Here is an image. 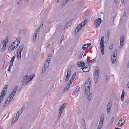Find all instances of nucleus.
Returning <instances> with one entry per match:
<instances>
[{"label": "nucleus", "mask_w": 129, "mask_h": 129, "mask_svg": "<svg viewBox=\"0 0 129 129\" xmlns=\"http://www.w3.org/2000/svg\"><path fill=\"white\" fill-rule=\"evenodd\" d=\"M91 81L89 79H88L86 81L85 84V92L86 93L87 92L88 93L90 91V86Z\"/></svg>", "instance_id": "obj_1"}, {"label": "nucleus", "mask_w": 129, "mask_h": 129, "mask_svg": "<svg viewBox=\"0 0 129 129\" xmlns=\"http://www.w3.org/2000/svg\"><path fill=\"white\" fill-rule=\"evenodd\" d=\"M87 20V19H85L83 22L77 26L75 29V32H78L79 30L85 25Z\"/></svg>", "instance_id": "obj_2"}, {"label": "nucleus", "mask_w": 129, "mask_h": 129, "mask_svg": "<svg viewBox=\"0 0 129 129\" xmlns=\"http://www.w3.org/2000/svg\"><path fill=\"white\" fill-rule=\"evenodd\" d=\"M94 74V81L95 83L98 80L99 75V69L97 67L95 68Z\"/></svg>", "instance_id": "obj_3"}, {"label": "nucleus", "mask_w": 129, "mask_h": 129, "mask_svg": "<svg viewBox=\"0 0 129 129\" xmlns=\"http://www.w3.org/2000/svg\"><path fill=\"white\" fill-rule=\"evenodd\" d=\"M7 85H5L2 91L1 96H0V103L3 99L4 97L5 96V94L6 93V91L7 89Z\"/></svg>", "instance_id": "obj_4"}, {"label": "nucleus", "mask_w": 129, "mask_h": 129, "mask_svg": "<svg viewBox=\"0 0 129 129\" xmlns=\"http://www.w3.org/2000/svg\"><path fill=\"white\" fill-rule=\"evenodd\" d=\"M117 50L116 49L113 52L112 55L111 59L112 60V63L113 64L115 62V60L116 59V54H117Z\"/></svg>", "instance_id": "obj_5"}, {"label": "nucleus", "mask_w": 129, "mask_h": 129, "mask_svg": "<svg viewBox=\"0 0 129 129\" xmlns=\"http://www.w3.org/2000/svg\"><path fill=\"white\" fill-rule=\"evenodd\" d=\"M17 88L18 86L17 85H16L15 86L13 89L12 91L11 94L9 96L10 97V100H12L13 96L14 95L17 90Z\"/></svg>", "instance_id": "obj_6"}, {"label": "nucleus", "mask_w": 129, "mask_h": 129, "mask_svg": "<svg viewBox=\"0 0 129 129\" xmlns=\"http://www.w3.org/2000/svg\"><path fill=\"white\" fill-rule=\"evenodd\" d=\"M21 38L20 37H18L16 39V40L13 42V45H14L16 47V48L17 47L18 45L20 43V41Z\"/></svg>", "instance_id": "obj_7"}, {"label": "nucleus", "mask_w": 129, "mask_h": 129, "mask_svg": "<svg viewBox=\"0 0 129 129\" xmlns=\"http://www.w3.org/2000/svg\"><path fill=\"white\" fill-rule=\"evenodd\" d=\"M112 107V104L111 102H109L107 106V113L108 115L109 114Z\"/></svg>", "instance_id": "obj_8"}, {"label": "nucleus", "mask_w": 129, "mask_h": 129, "mask_svg": "<svg viewBox=\"0 0 129 129\" xmlns=\"http://www.w3.org/2000/svg\"><path fill=\"white\" fill-rule=\"evenodd\" d=\"M100 47L101 50L102 54V55H103L104 54V41H100Z\"/></svg>", "instance_id": "obj_9"}, {"label": "nucleus", "mask_w": 129, "mask_h": 129, "mask_svg": "<svg viewBox=\"0 0 129 129\" xmlns=\"http://www.w3.org/2000/svg\"><path fill=\"white\" fill-rule=\"evenodd\" d=\"M8 41V39H6L3 41V47L1 49L2 51H3L6 48V46L7 42Z\"/></svg>", "instance_id": "obj_10"}, {"label": "nucleus", "mask_w": 129, "mask_h": 129, "mask_svg": "<svg viewBox=\"0 0 129 129\" xmlns=\"http://www.w3.org/2000/svg\"><path fill=\"white\" fill-rule=\"evenodd\" d=\"M101 18H99L96 19L94 22V24L96 25V27H98V26L101 23Z\"/></svg>", "instance_id": "obj_11"}, {"label": "nucleus", "mask_w": 129, "mask_h": 129, "mask_svg": "<svg viewBox=\"0 0 129 129\" xmlns=\"http://www.w3.org/2000/svg\"><path fill=\"white\" fill-rule=\"evenodd\" d=\"M10 97H9V96L7 98L3 106V107H4L8 105L10 102L11 101L10 100Z\"/></svg>", "instance_id": "obj_12"}, {"label": "nucleus", "mask_w": 129, "mask_h": 129, "mask_svg": "<svg viewBox=\"0 0 129 129\" xmlns=\"http://www.w3.org/2000/svg\"><path fill=\"white\" fill-rule=\"evenodd\" d=\"M83 71L85 72H89L90 70L89 66L87 65L85 67L81 68Z\"/></svg>", "instance_id": "obj_13"}, {"label": "nucleus", "mask_w": 129, "mask_h": 129, "mask_svg": "<svg viewBox=\"0 0 129 129\" xmlns=\"http://www.w3.org/2000/svg\"><path fill=\"white\" fill-rule=\"evenodd\" d=\"M64 107L65 106L64 104L62 105L60 107L58 111L59 112V116H60V115H61L63 111V109L64 108Z\"/></svg>", "instance_id": "obj_14"}, {"label": "nucleus", "mask_w": 129, "mask_h": 129, "mask_svg": "<svg viewBox=\"0 0 129 129\" xmlns=\"http://www.w3.org/2000/svg\"><path fill=\"white\" fill-rule=\"evenodd\" d=\"M16 48V47H15V46L14 45H13V44H12L9 47L8 49V51H11Z\"/></svg>", "instance_id": "obj_15"}, {"label": "nucleus", "mask_w": 129, "mask_h": 129, "mask_svg": "<svg viewBox=\"0 0 129 129\" xmlns=\"http://www.w3.org/2000/svg\"><path fill=\"white\" fill-rule=\"evenodd\" d=\"M85 93L87 96H88V97H87V99L88 100H90L91 99L92 97V93H90V91H89V92L88 93V92H86V93Z\"/></svg>", "instance_id": "obj_16"}, {"label": "nucleus", "mask_w": 129, "mask_h": 129, "mask_svg": "<svg viewBox=\"0 0 129 129\" xmlns=\"http://www.w3.org/2000/svg\"><path fill=\"white\" fill-rule=\"evenodd\" d=\"M78 66L79 67H82L85 65V63L84 62L82 61L78 62L77 63Z\"/></svg>", "instance_id": "obj_17"}, {"label": "nucleus", "mask_w": 129, "mask_h": 129, "mask_svg": "<svg viewBox=\"0 0 129 129\" xmlns=\"http://www.w3.org/2000/svg\"><path fill=\"white\" fill-rule=\"evenodd\" d=\"M124 89H122V92L121 96V100L122 101H123L124 97Z\"/></svg>", "instance_id": "obj_18"}, {"label": "nucleus", "mask_w": 129, "mask_h": 129, "mask_svg": "<svg viewBox=\"0 0 129 129\" xmlns=\"http://www.w3.org/2000/svg\"><path fill=\"white\" fill-rule=\"evenodd\" d=\"M70 85H69V84H68L64 88L63 91V93H64L67 91Z\"/></svg>", "instance_id": "obj_19"}, {"label": "nucleus", "mask_w": 129, "mask_h": 129, "mask_svg": "<svg viewBox=\"0 0 129 129\" xmlns=\"http://www.w3.org/2000/svg\"><path fill=\"white\" fill-rule=\"evenodd\" d=\"M79 87H77L74 90V91L73 92L72 94L73 95H74L77 93L78 91L79 90Z\"/></svg>", "instance_id": "obj_20"}, {"label": "nucleus", "mask_w": 129, "mask_h": 129, "mask_svg": "<svg viewBox=\"0 0 129 129\" xmlns=\"http://www.w3.org/2000/svg\"><path fill=\"white\" fill-rule=\"evenodd\" d=\"M37 33H36V34H35L34 35H33V41L34 42H35L36 40V38L37 37Z\"/></svg>", "instance_id": "obj_21"}, {"label": "nucleus", "mask_w": 129, "mask_h": 129, "mask_svg": "<svg viewBox=\"0 0 129 129\" xmlns=\"http://www.w3.org/2000/svg\"><path fill=\"white\" fill-rule=\"evenodd\" d=\"M71 22H69L66 23L64 25L65 26L64 27V29H66L68 27L70 26L71 25Z\"/></svg>", "instance_id": "obj_22"}, {"label": "nucleus", "mask_w": 129, "mask_h": 129, "mask_svg": "<svg viewBox=\"0 0 129 129\" xmlns=\"http://www.w3.org/2000/svg\"><path fill=\"white\" fill-rule=\"evenodd\" d=\"M96 58H95L92 60L87 61V62H88V63L89 62H91V63H90V64H92L93 63L96 61Z\"/></svg>", "instance_id": "obj_23"}, {"label": "nucleus", "mask_w": 129, "mask_h": 129, "mask_svg": "<svg viewBox=\"0 0 129 129\" xmlns=\"http://www.w3.org/2000/svg\"><path fill=\"white\" fill-rule=\"evenodd\" d=\"M115 15L114 13H112L110 17V18L113 21L114 20L115 18Z\"/></svg>", "instance_id": "obj_24"}, {"label": "nucleus", "mask_w": 129, "mask_h": 129, "mask_svg": "<svg viewBox=\"0 0 129 129\" xmlns=\"http://www.w3.org/2000/svg\"><path fill=\"white\" fill-rule=\"evenodd\" d=\"M104 116L103 115H101L100 117V121L99 122L102 123L103 124V122L104 120Z\"/></svg>", "instance_id": "obj_25"}, {"label": "nucleus", "mask_w": 129, "mask_h": 129, "mask_svg": "<svg viewBox=\"0 0 129 129\" xmlns=\"http://www.w3.org/2000/svg\"><path fill=\"white\" fill-rule=\"evenodd\" d=\"M50 62L46 61L44 63V67L47 68L49 65Z\"/></svg>", "instance_id": "obj_26"}, {"label": "nucleus", "mask_w": 129, "mask_h": 129, "mask_svg": "<svg viewBox=\"0 0 129 129\" xmlns=\"http://www.w3.org/2000/svg\"><path fill=\"white\" fill-rule=\"evenodd\" d=\"M124 36L122 35L120 36V41L121 42H123L124 41Z\"/></svg>", "instance_id": "obj_27"}, {"label": "nucleus", "mask_w": 129, "mask_h": 129, "mask_svg": "<svg viewBox=\"0 0 129 129\" xmlns=\"http://www.w3.org/2000/svg\"><path fill=\"white\" fill-rule=\"evenodd\" d=\"M124 120L122 118L120 119L119 121V122L120 123V124H121L122 123V126L124 124Z\"/></svg>", "instance_id": "obj_28"}, {"label": "nucleus", "mask_w": 129, "mask_h": 129, "mask_svg": "<svg viewBox=\"0 0 129 129\" xmlns=\"http://www.w3.org/2000/svg\"><path fill=\"white\" fill-rule=\"evenodd\" d=\"M88 47H87V44H84L82 46V48L83 50H86Z\"/></svg>", "instance_id": "obj_29"}, {"label": "nucleus", "mask_w": 129, "mask_h": 129, "mask_svg": "<svg viewBox=\"0 0 129 129\" xmlns=\"http://www.w3.org/2000/svg\"><path fill=\"white\" fill-rule=\"evenodd\" d=\"M102 125L103 124L102 123L99 122V125L98 126L97 129H101L102 128Z\"/></svg>", "instance_id": "obj_30"}, {"label": "nucleus", "mask_w": 129, "mask_h": 129, "mask_svg": "<svg viewBox=\"0 0 129 129\" xmlns=\"http://www.w3.org/2000/svg\"><path fill=\"white\" fill-rule=\"evenodd\" d=\"M27 75L25 76L24 77H23V78L22 82H24L26 80V79H27Z\"/></svg>", "instance_id": "obj_31"}, {"label": "nucleus", "mask_w": 129, "mask_h": 129, "mask_svg": "<svg viewBox=\"0 0 129 129\" xmlns=\"http://www.w3.org/2000/svg\"><path fill=\"white\" fill-rule=\"evenodd\" d=\"M23 48V46H22L21 47H19V49L17 51H22Z\"/></svg>", "instance_id": "obj_32"}, {"label": "nucleus", "mask_w": 129, "mask_h": 129, "mask_svg": "<svg viewBox=\"0 0 129 129\" xmlns=\"http://www.w3.org/2000/svg\"><path fill=\"white\" fill-rule=\"evenodd\" d=\"M45 67H43L42 69V74H43L46 70V68H45Z\"/></svg>", "instance_id": "obj_33"}, {"label": "nucleus", "mask_w": 129, "mask_h": 129, "mask_svg": "<svg viewBox=\"0 0 129 129\" xmlns=\"http://www.w3.org/2000/svg\"><path fill=\"white\" fill-rule=\"evenodd\" d=\"M124 42H121L120 41V48H122L123 46L124 45Z\"/></svg>", "instance_id": "obj_34"}, {"label": "nucleus", "mask_w": 129, "mask_h": 129, "mask_svg": "<svg viewBox=\"0 0 129 129\" xmlns=\"http://www.w3.org/2000/svg\"><path fill=\"white\" fill-rule=\"evenodd\" d=\"M21 113H22L20 112V111H19L16 115V117H17L18 118Z\"/></svg>", "instance_id": "obj_35"}, {"label": "nucleus", "mask_w": 129, "mask_h": 129, "mask_svg": "<svg viewBox=\"0 0 129 129\" xmlns=\"http://www.w3.org/2000/svg\"><path fill=\"white\" fill-rule=\"evenodd\" d=\"M113 46V44H111L109 46V49H110L111 50L112 49Z\"/></svg>", "instance_id": "obj_36"}, {"label": "nucleus", "mask_w": 129, "mask_h": 129, "mask_svg": "<svg viewBox=\"0 0 129 129\" xmlns=\"http://www.w3.org/2000/svg\"><path fill=\"white\" fill-rule=\"evenodd\" d=\"M18 119V117L16 118L15 119H14L12 120V122H11V124H12V123L14 122H16L17 120Z\"/></svg>", "instance_id": "obj_37"}, {"label": "nucleus", "mask_w": 129, "mask_h": 129, "mask_svg": "<svg viewBox=\"0 0 129 129\" xmlns=\"http://www.w3.org/2000/svg\"><path fill=\"white\" fill-rule=\"evenodd\" d=\"M83 53H81L80 54V55H79L78 58L79 59H80L81 58L82 55H83Z\"/></svg>", "instance_id": "obj_38"}, {"label": "nucleus", "mask_w": 129, "mask_h": 129, "mask_svg": "<svg viewBox=\"0 0 129 129\" xmlns=\"http://www.w3.org/2000/svg\"><path fill=\"white\" fill-rule=\"evenodd\" d=\"M15 58V57L14 56H13L12 58L11 59V60H10V62H11V63H13V61H14V59Z\"/></svg>", "instance_id": "obj_39"}, {"label": "nucleus", "mask_w": 129, "mask_h": 129, "mask_svg": "<svg viewBox=\"0 0 129 129\" xmlns=\"http://www.w3.org/2000/svg\"><path fill=\"white\" fill-rule=\"evenodd\" d=\"M17 59L18 60H20L21 58V54H17Z\"/></svg>", "instance_id": "obj_40"}, {"label": "nucleus", "mask_w": 129, "mask_h": 129, "mask_svg": "<svg viewBox=\"0 0 129 129\" xmlns=\"http://www.w3.org/2000/svg\"><path fill=\"white\" fill-rule=\"evenodd\" d=\"M67 74H69L70 75L71 74V69L70 68H68L67 70Z\"/></svg>", "instance_id": "obj_41"}, {"label": "nucleus", "mask_w": 129, "mask_h": 129, "mask_svg": "<svg viewBox=\"0 0 129 129\" xmlns=\"http://www.w3.org/2000/svg\"><path fill=\"white\" fill-rule=\"evenodd\" d=\"M25 108V106H23L22 108L19 111H20V112L22 113L23 111L24 110Z\"/></svg>", "instance_id": "obj_42"}, {"label": "nucleus", "mask_w": 129, "mask_h": 129, "mask_svg": "<svg viewBox=\"0 0 129 129\" xmlns=\"http://www.w3.org/2000/svg\"><path fill=\"white\" fill-rule=\"evenodd\" d=\"M34 76H35L34 74L31 75L30 76V80H31L34 77Z\"/></svg>", "instance_id": "obj_43"}, {"label": "nucleus", "mask_w": 129, "mask_h": 129, "mask_svg": "<svg viewBox=\"0 0 129 129\" xmlns=\"http://www.w3.org/2000/svg\"><path fill=\"white\" fill-rule=\"evenodd\" d=\"M105 78L106 79V82H107L108 81V76L106 75H105Z\"/></svg>", "instance_id": "obj_44"}, {"label": "nucleus", "mask_w": 129, "mask_h": 129, "mask_svg": "<svg viewBox=\"0 0 129 129\" xmlns=\"http://www.w3.org/2000/svg\"><path fill=\"white\" fill-rule=\"evenodd\" d=\"M73 80L72 79H71L69 82V85H70V86Z\"/></svg>", "instance_id": "obj_45"}, {"label": "nucleus", "mask_w": 129, "mask_h": 129, "mask_svg": "<svg viewBox=\"0 0 129 129\" xmlns=\"http://www.w3.org/2000/svg\"><path fill=\"white\" fill-rule=\"evenodd\" d=\"M120 123L119 122H118V123H117V125L119 126H120V127H121V126H122V124H120Z\"/></svg>", "instance_id": "obj_46"}, {"label": "nucleus", "mask_w": 129, "mask_h": 129, "mask_svg": "<svg viewBox=\"0 0 129 129\" xmlns=\"http://www.w3.org/2000/svg\"><path fill=\"white\" fill-rule=\"evenodd\" d=\"M69 79V77H66V79H65V81L66 82L68 81V80Z\"/></svg>", "instance_id": "obj_47"}, {"label": "nucleus", "mask_w": 129, "mask_h": 129, "mask_svg": "<svg viewBox=\"0 0 129 129\" xmlns=\"http://www.w3.org/2000/svg\"><path fill=\"white\" fill-rule=\"evenodd\" d=\"M125 102L127 103H129V99H127L126 100Z\"/></svg>", "instance_id": "obj_48"}, {"label": "nucleus", "mask_w": 129, "mask_h": 129, "mask_svg": "<svg viewBox=\"0 0 129 129\" xmlns=\"http://www.w3.org/2000/svg\"><path fill=\"white\" fill-rule=\"evenodd\" d=\"M29 79H28V81H27L26 83V84H25V85H26L28 83V82H29L30 81V80H30V78H29Z\"/></svg>", "instance_id": "obj_49"}, {"label": "nucleus", "mask_w": 129, "mask_h": 129, "mask_svg": "<svg viewBox=\"0 0 129 129\" xmlns=\"http://www.w3.org/2000/svg\"><path fill=\"white\" fill-rule=\"evenodd\" d=\"M40 29V28H39V27H38L37 28V30H36V31L35 32H38L39 31V30Z\"/></svg>", "instance_id": "obj_50"}, {"label": "nucleus", "mask_w": 129, "mask_h": 129, "mask_svg": "<svg viewBox=\"0 0 129 129\" xmlns=\"http://www.w3.org/2000/svg\"><path fill=\"white\" fill-rule=\"evenodd\" d=\"M40 29V28H39V27H38L37 28V30H36V31L35 32H38L39 31V30Z\"/></svg>", "instance_id": "obj_51"}, {"label": "nucleus", "mask_w": 129, "mask_h": 129, "mask_svg": "<svg viewBox=\"0 0 129 129\" xmlns=\"http://www.w3.org/2000/svg\"><path fill=\"white\" fill-rule=\"evenodd\" d=\"M43 23H42L39 26V27H39V28H40L42 27L43 26Z\"/></svg>", "instance_id": "obj_52"}, {"label": "nucleus", "mask_w": 129, "mask_h": 129, "mask_svg": "<svg viewBox=\"0 0 129 129\" xmlns=\"http://www.w3.org/2000/svg\"><path fill=\"white\" fill-rule=\"evenodd\" d=\"M69 0H64V2H65V3H64V5H65L67 3H68Z\"/></svg>", "instance_id": "obj_53"}, {"label": "nucleus", "mask_w": 129, "mask_h": 129, "mask_svg": "<svg viewBox=\"0 0 129 129\" xmlns=\"http://www.w3.org/2000/svg\"><path fill=\"white\" fill-rule=\"evenodd\" d=\"M51 59L48 58L46 60V61L49 62V61H50Z\"/></svg>", "instance_id": "obj_54"}, {"label": "nucleus", "mask_w": 129, "mask_h": 129, "mask_svg": "<svg viewBox=\"0 0 129 129\" xmlns=\"http://www.w3.org/2000/svg\"><path fill=\"white\" fill-rule=\"evenodd\" d=\"M51 56H52L51 54H50V55H49L48 58H49L50 59H51Z\"/></svg>", "instance_id": "obj_55"}, {"label": "nucleus", "mask_w": 129, "mask_h": 129, "mask_svg": "<svg viewBox=\"0 0 129 129\" xmlns=\"http://www.w3.org/2000/svg\"><path fill=\"white\" fill-rule=\"evenodd\" d=\"M114 120V117H113L112 118V119H111V122L112 123L113 122Z\"/></svg>", "instance_id": "obj_56"}, {"label": "nucleus", "mask_w": 129, "mask_h": 129, "mask_svg": "<svg viewBox=\"0 0 129 129\" xmlns=\"http://www.w3.org/2000/svg\"><path fill=\"white\" fill-rule=\"evenodd\" d=\"M104 37L102 36L100 41H104Z\"/></svg>", "instance_id": "obj_57"}, {"label": "nucleus", "mask_w": 129, "mask_h": 129, "mask_svg": "<svg viewBox=\"0 0 129 129\" xmlns=\"http://www.w3.org/2000/svg\"><path fill=\"white\" fill-rule=\"evenodd\" d=\"M75 77V76H74V75H73L71 79H72L73 80H74V78Z\"/></svg>", "instance_id": "obj_58"}, {"label": "nucleus", "mask_w": 129, "mask_h": 129, "mask_svg": "<svg viewBox=\"0 0 129 129\" xmlns=\"http://www.w3.org/2000/svg\"><path fill=\"white\" fill-rule=\"evenodd\" d=\"M21 51H17V54H21Z\"/></svg>", "instance_id": "obj_59"}, {"label": "nucleus", "mask_w": 129, "mask_h": 129, "mask_svg": "<svg viewBox=\"0 0 129 129\" xmlns=\"http://www.w3.org/2000/svg\"><path fill=\"white\" fill-rule=\"evenodd\" d=\"M107 38L108 39V40L109 39V34L108 33H107V36H106Z\"/></svg>", "instance_id": "obj_60"}, {"label": "nucleus", "mask_w": 129, "mask_h": 129, "mask_svg": "<svg viewBox=\"0 0 129 129\" xmlns=\"http://www.w3.org/2000/svg\"><path fill=\"white\" fill-rule=\"evenodd\" d=\"M64 38V36H62L61 37L60 40H61L62 41L63 39Z\"/></svg>", "instance_id": "obj_61"}, {"label": "nucleus", "mask_w": 129, "mask_h": 129, "mask_svg": "<svg viewBox=\"0 0 129 129\" xmlns=\"http://www.w3.org/2000/svg\"><path fill=\"white\" fill-rule=\"evenodd\" d=\"M13 65V63L10 62V64L9 65V66L11 67Z\"/></svg>", "instance_id": "obj_62"}, {"label": "nucleus", "mask_w": 129, "mask_h": 129, "mask_svg": "<svg viewBox=\"0 0 129 129\" xmlns=\"http://www.w3.org/2000/svg\"><path fill=\"white\" fill-rule=\"evenodd\" d=\"M87 47H88L89 46H90L91 45V43H88L87 44Z\"/></svg>", "instance_id": "obj_63"}, {"label": "nucleus", "mask_w": 129, "mask_h": 129, "mask_svg": "<svg viewBox=\"0 0 129 129\" xmlns=\"http://www.w3.org/2000/svg\"><path fill=\"white\" fill-rule=\"evenodd\" d=\"M11 67L9 66L8 68V71H10V69H11Z\"/></svg>", "instance_id": "obj_64"}]
</instances>
